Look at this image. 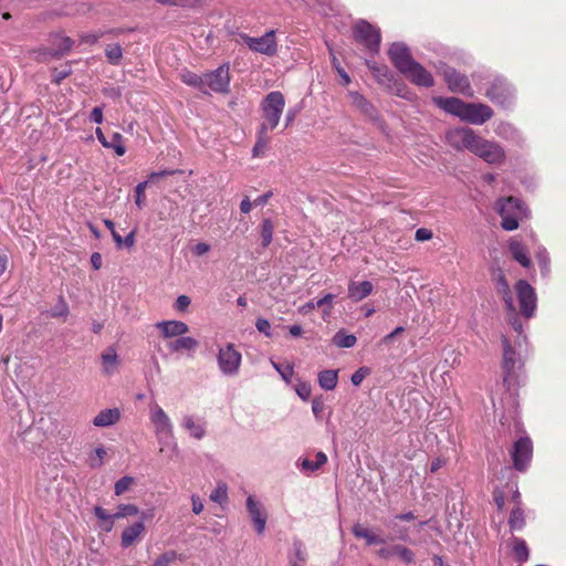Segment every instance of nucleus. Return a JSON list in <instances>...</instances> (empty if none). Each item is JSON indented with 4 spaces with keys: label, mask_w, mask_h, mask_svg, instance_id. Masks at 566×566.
Segmentation results:
<instances>
[{
    "label": "nucleus",
    "mask_w": 566,
    "mask_h": 566,
    "mask_svg": "<svg viewBox=\"0 0 566 566\" xmlns=\"http://www.w3.org/2000/svg\"><path fill=\"white\" fill-rule=\"evenodd\" d=\"M356 40L366 45L370 51L377 52L380 43L379 30L366 21H359L354 29Z\"/></svg>",
    "instance_id": "obj_13"
},
{
    "label": "nucleus",
    "mask_w": 566,
    "mask_h": 566,
    "mask_svg": "<svg viewBox=\"0 0 566 566\" xmlns=\"http://www.w3.org/2000/svg\"><path fill=\"white\" fill-rule=\"evenodd\" d=\"M284 107L285 98L283 94L279 91L270 92L261 103L263 123L260 128L263 132L274 129L280 122Z\"/></svg>",
    "instance_id": "obj_2"
},
{
    "label": "nucleus",
    "mask_w": 566,
    "mask_h": 566,
    "mask_svg": "<svg viewBox=\"0 0 566 566\" xmlns=\"http://www.w3.org/2000/svg\"><path fill=\"white\" fill-rule=\"evenodd\" d=\"M426 524V521H417L412 512H405L394 515L386 523V526L390 531L394 539L416 544L415 541H411L410 535L411 533L420 532Z\"/></svg>",
    "instance_id": "obj_1"
},
{
    "label": "nucleus",
    "mask_w": 566,
    "mask_h": 566,
    "mask_svg": "<svg viewBox=\"0 0 566 566\" xmlns=\"http://www.w3.org/2000/svg\"><path fill=\"white\" fill-rule=\"evenodd\" d=\"M289 560L306 562L307 553L302 542L295 541L293 543L292 553L289 556Z\"/></svg>",
    "instance_id": "obj_46"
},
{
    "label": "nucleus",
    "mask_w": 566,
    "mask_h": 566,
    "mask_svg": "<svg viewBox=\"0 0 566 566\" xmlns=\"http://www.w3.org/2000/svg\"><path fill=\"white\" fill-rule=\"evenodd\" d=\"M69 314V306L65 301L61 297L59 303L51 310L50 315L52 317H62Z\"/></svg>",
    "instance_id": "obj_55"
},
{
    "label": "nucleus",
    "mask_w": 566,
    "mask_h": 566,
    "mask_svg": "<svg viewBox=\"0 0 566 566\" xmlns=\"http://www.w3.org/2000/svg\"><path fill=\"white\" fill-rule=\"evenodd\" d=\"M493 116L492 108L482 103H467L462 120L473 125H482Z\"/></svg>",
    "instance_id": "obj_18"
},
{
    "label": "nucleus",
    "mask_w": 566,
    "mask_h": 566,
    "mask_svg": "<svg viewBox=\"0 0 566 566\" xmlns=\"http://www.w3.org/2000/svg\"><path fill=\"white\" fill-rule=\"evenodd\" d=\"M211 250L210 244L206 242H198L192 248L191 251L196 256H202Z\"/></svg>",
    "instance_id": "obj_60"
},
{
    "label": "nucleus",
    "mask_w": 566,
    "mask_h": 566,
    "mask_svg": "<svg viewBox=\"0 0 566 566\" xmlns=\"http://www.w3.org/2000/svg\"><path fill=\"white\" fill-rule=\"evenodd\" d=\"M433 103L444 112L459 117L461 120L464 115L467 103L457 97H433Z\"/></svg>",
    "instance_id": "obj_23"
},
{
    "label": "nucleus",
    "mask_w": 566,
    "mask_h": 566,
    "mask_svg": "<svg viewBox=\"0 0 566 566\" xmlns=\"http://www.w3.org/2000/svg\"><path fill=\"white\" fill-rule=\"evenodd\" d=\"M521 313L530 318L536 310V294L534 289L524 280H520L515 285Z\"/></svg>",
    "instance_id": "obj_11"
},
{
    "label": "nucleus",
    "mask_w": 566,
    "mask_h": 566,
    "mask_svg": "<svg viewBox=\"0 0 566 566\" xmlns=\"http://www.w3.org/2000/svg\"><path fill=\"white\" fill-rule=\"evenodd\" d=\"M177 558V554L175 551H168L159 555L153 566H169L171 563H174Z\"/></svg>",
    "instance_id": "obj_53"
},
{
    "label": "nucleus",
    "mask_w": 566,
    "mask_h": 566,
    "mask_svg": "<svg viewBox=\"0 0 566 566\" xmlns=\"http://www.w3.org/2000/svg\"><path fill=\"white\" fill-rule=\"evenodd\" d=\"M139 514V509L135 504H120L117 512L113 514L115 520L125 518L128 516H136Z\"/></svg>",
    "instance_id": "obj_44"
},
{
    "label": "nucleus",
    "mask_w": 566,
    "mask_h": 566,
    "mask_svg": "<svg viewBox=\"0 0 566 566\" xmlns=\"http://www.w3.org/2000/svg\"><path fill=\"white\" fill-rule=\"evenodd\" d=\"M356 336L347 334L344 329L338 331L333 337L334 345L342 348H350L356 344Z\"/></svg>",
    "instance_id": "obj_37"
},
{
    "label": "nucleus",
    "mask_w": 566,
    "mask_h": 566,
    "mask_svg": "<svg viewBox=\"0 0 566 566\" xmlns=\"http://www.w3.org/2000/svg\"><path fill=\"white\" fill-rule=\"evenodd\" d=\"M240 39L249 46L250 50L273 56L277 52V44L275 40V31L270 30L259 38H252L247 34H240Z\"/></svg>",
    "instance_id": "obj_10"
},
{
    "label": "nucleus",
    "mask_w": 566,
    "mask_h": 566,
    "mask_svg": "<svg viewBox=\"0 0 566 566\" xmlns=\"http://www.w3.org/2000/svg\"><path fill=\"white\" fill-rule=\"evenodd\" d=\"M536 260L544 275L549 271V255L545 248H539L536 252Z\"/></svg>",
    "instance_id": "obj_52"
},
{
    "label": "nucleus",
    "mask_w": 566,
    "mask_h": 566,
    "mask_svg": "<svg viewBox=\"0 0 566 566\" xmlns=\"http://www.w3.org/2000/svg\"><path fill=\"white\" fill-rule=\"evenodd\" d=\"M147 181L139 182L135 188L136 199L135 203L136 206L142 209L145 206V190L147 187Z\"/></svg>",
    "instance_id": "obj_54"
},
{
    "label": "nucleus",
    "mask_w": 566,
    "mask_h": 566,
    "mask_svg": "<svg viewBox=\"0 0 566 566\" xmlns=\"http://www.w3.org/2000/svg\"><path fill=\"white\" fill-rule=\"evenodd\" d=\"M472 154L491 165L502 164L505 159V151L497 143L481 136L478 137Z\"/></svg>",
    "instance_id": "obj_6"
},
{
    "label": "nucleus",
    "mask_w": 566,
    "mask_h": 566,
    "mask_svg": "<svg viewBox=\"0 0 566 566\" xmlns=\"http://www.w3.org/2000/svg\"><path fill=\"white\" fill-rule=\"evenodd\" d=\"M209 497L214 503L220 505L226 504L228 502V485L224 482L219 481Z\"/></svg>",
    "instance_id": "obj_38"
},
{
    "label": "nucleus",
    "mask_w": 566,
    "mask_h": 566,
    "mask_svg": "<svg viewBox=\"0 0 566 566\" xmlns=\"http://www.w3.org/2000/svg\"><path fill=\"white\" fill-rule=\"evenodd\" d=\"M352 104L365 114L370 115L373 113L371 104L358 92H349Z\"/></svg>",
    "instance_id": "obj_39"
},
{
    "label": "nucleus",
    "mask_w": 566,
    "mask_h": 566,
    "mask_svg": "<svg viewBox=\"0 0 566 566\" xmlns=\"http://www.w3.org/2000/svg\"><path fill=\"white\" fill-rule=\"evenodd\" d=\"M107 61L113 65H118L123 59V49L119 44L113 43L105 48Z\"/></svg>",
    "instance_id": "obj_40"
},
{
    "label": "nucleus",
    "mask_w": 566,
    "mask_h": 566,
    "mask_svg": "<svg viewBox=\"0 0 566 566\" xmlns=\"http://www.w3.org/2000/svg\"><path fill=\"white\" fill-rule=\"evenodd\" d=\"M104 147L114 149L117 156H123L126 153L124 138L119 133H114L111 136V139H107L106 145H104Z\"/></svg>",
    "instance_id": "obj_41"
},
{
    "label": "nucleus",
    "mask_w": 566,
    "mask_h": 566,
    "mask_svg": "<svg viewBox=\"0 0 566 566\" xmlns=\"http://www.w3.org/2000/svg\"><path fill=\"white\" fill-rule=\"evenodd\" d=\"M300 467L304 472H314L321 469L327 462V455L319 451L314 454V460L303 458L298 460Z\"/></svg>",
    "instance_id": "obj_29"
},
{
    "label": "nucleus",
    "mask_w": 566,
    "mask_h": 566,
    "mask_svg": "<svg viewBox=\"0 0 566 566\" xmlns=\"http://www.w3.org/2000/svg\"><path fill=\"white\" fill-rule=\"evenodd\" d=\"M336 296V294L326 293L321 298L316 300L317 308H322L323 319H327L332 315L333 302Z\"/></svg>",
    "instance_id": "obj_36"
},
{
    "label": "nucleus",
    "mask_w": 566,
    "mask_h": 566,
    "mask_svg": "<svg viewBox=\"0 0 566 566\" xmlns=\"http://www.w3.org/2000/svg\"><path fill=\"white\" fill-rule=\"evenodd\" d=\"M388 55L394 66L401 74L416 61L408 46L402 42L392 43L388 50Z\"/></svg>",
    "instance_id": "obj_14"
},
{
    "label": "nucleus",
    "mask_w": 566,
    "mask_h": 566,
    "mask_svg": "<svg viewBox=\"0 0 566 566\" xmlns=\"http://www.w3.org/2000/svg\"><path fill=\"white\" fill-rule=\"evenodd\" d=\"M155 326L165 339L180 337L189 332V326L181 321H161Z\"/></svg>",
    "instance_id": "obj_22"
},
{
    "label": "nucleus",
    "mask_w": 566,
    "mask_h": 566,
    "mask_svg": "<svg viewBox=\"0 0 566 566\" xmlns=\"http://www.w3.org/2000/svg\"><path fill=\"white\" fill-rule=\"evenodd\" d=\"M442 74L450 91L470 97L473 96V91L467 76L458 73L452 67H446Z\"/></svg>",
    "instance_id": "obj_17"
},
{
    "label": "nucleus",
    "mask_w": 566,
    "mask_h": 566,
    "mask_svg": "<svg viewBox=\"0 0 566 566\" xmlns=\"http://www.w3.org/2000/svg\"><path fill=\"white\" fill-rule=\"evenodd\" d=\"M353 534L357 538H364L367 543V545H376V544H384L385 539L380 536L376 535L368 528L364 527L360 524H355L352 530Z\"/></svg>",
    "instance_id": "obj_31"
},
{
    "label": "nucleus",
    "mask_w": 566,
    "mask_h": 566,
    "mask_svg": "<svg viewBox=\"0 0 566 566\" xmlns=\"http://www.w3.org/2000/svg\"><path fill=\"white\" fill-rule=\"evenodd\" d=\"M497 210L502 218V228L506 231H513L518 228V220L527 217V211L522 202L514 198L507 197L497 201Z\"/></svg>",
    "instance_id": "obj_3"
},
{
    "label": "nucleus",
    "mask_w": 566,
    "mask_h": 566,
    "mask_svg": "<svg viewBox=\"0 0 566 566\" xmlns=\"http://www.w3.org/2000/svg\"><path fill=\"white\" fill-rule=\"evenodd\" d=\"M217 361L222 375L237 376L240 370L242 355L233 344H227L219 348Z\"/></svg>",
    "instance_id": "obj_5"
},
{
    "label": "nucleus",
    "mask_w": 566,
    "mask_h": 566,
    "mask_svg": "<svg viewBox=\"0 0 566 566\" xmlns=\"http://www.w3.org/2000/svg\"><path fill=\"white\" fill-rule=\"evenodd\" d=\"M377 555L385 560H398L399 563L409 566L416 564V553L403 543H396L392 545H384L377 552Z\"/></svg>",
    "instance_id": "obj_7"
},
{
    "label": "nucleus",
    "mask_w": 566,
    "mask_h": 566,
    "mask_svg": "<svg viewBox=\"0 0 566 566\" xmlns=\"http://www.w3.org/2000/svg\"><path fill=\"white\" fill-rule=\"evenodd\" d=\"M509 523L512 530H521L524 526V515L520 506L512 511Z\"/></svg>",
    "instance_id": "obj_51"
},
{
    "label": "nucleus",
    "mask_w": 566,
    "mask_h": 566,
    "mask_svg": "<svg viewBox=\"0 0 566 566\" xmlns=\"http://www.w3.org/2000/svg\"><path fill=\"white\" fill-rule=\"evenodd\" d=\"M94 514L102 522H107V521H111V520H115L113 517V514H109L105 509H103L101 506H95L94 507Z\"/></svg>",
    "instance_id": "obj_64"
},
{
    "label": "nucleus",
    "mask_w": 566,
    "mask_h": 566,
    "mask_svg": "<svg viewBox=\"0 0 566 566\" xmlns=\"http://www.w3.org/2000/svg\"><path fill=\"white\" fill-rule=\"evenodd\" d=\"M106 454L107 451L103 446L95 448V450L88 455V465L91 468L102 467Z\"/></svg>",
    "instance_id": "obj_42"
},
{
    "label": "nucleus",
    "mask_w": 566,
    "mask_h": 566,
    "mask_svg": "<svg viewBox=\"0 0 566 566\" xmlns=\"http://www.w3.org/2000/svg\"><path fill=\"white\" fill-rule=\"evenodd\" d=\"M103 371L106 375H112L118 365V356L113 347H108L102 354Z\"/></svg>",
    "instance_id": "obj_32"
},
{
    "label": "nucleus",
    "mask_w": 566,
    "mask_h": 566,
    "mask_svg": "<svg viewBox=\"0 0 566 566\" xmlns=\"http://www.w3.org/2000/svg\"><path fill=\"white\" fill-rule=\"evenodd\" d=\"M510 251L514 260H516L522 266L528 268L531 265V259L527 254V251L520 241L511 240Z\"/></svg>",
    "instance_id": "obj_30"
},
{
    "label": "nucleus",
    "mask_w": 566,
    "mask_h": 566,
    "mask_svg": "<svg viewBox=\"0 0 566 566\" xmlns=\"http://www.w3.org/2000/svg\"><path fill=\"white\" fill-rule=\"evenodd\" d=\"M368 374H369L368 368H365V367L359 368L352 375V378H350L352 384L354 386H359Z\"/></svg>",
    "instance_id": "obj_58"
},
{
    "label": "nucleus",
    "mask_w": 566,
    "mask_h": 566,
    "mask_svg": "<svg viewBox=\"0 0 566 566\" xmlns=\"http://www.w3.org/2000/svg\"><path fill=\"white\" fill-rule=\"evenodd\" d=\"M149 421L154 427L157 441L161 444L174 437V424L168 413L156 402L148 405Z\"/></svg>",
    "instance_id": "obj_4"
},
{
    "label": "nucleus",
    "mask_w": 566,
    "mask_h": 566,
    "mask_svg": "<svg viewBox=\"0 0 566 566\" xmlns=\"http://www.w3.org/2000/svg\"><path fill=\"white\" fill-rule=\"evenodd\" d=\"M180 78L185 84L196 87L203 93H208V91L205 90V75L199 76L193 72L182 71L180 74Z\"/></svg>",
    "instance_id": "obj_35"
},
{
    "label": "nucleus",
    "mask_w": 566,
    "mask_h": 566,
    "mask_svg": "<svg viewBox=\"0 0 566 566\" xmlns=\"http://www.w3.org/2000/svg\"><path fill=\"white\" fill-rule=\"evenodd\" d=\"M256 329L265 336H271V324L265 318H259L255 323Z\"/></svg>",
    "instance_id": "obj_61"
},
{
    "label": "nucleus",
    "mask_w": 566,
    "mask_h": 566,
    "mask_svg": "<svg viewBox=\"0 0 566 566\" xmlns=\"http://www.w3.org/2000/svg\"><path fill=\"white\" fill-rule=\"evenodd\" d=\"M120 416L118 408L103 409L94 417L93 424L98 428L111 427L119 421Z\"/></svg>",
    "instance_id": "obj_26"
},
{
    "label": "nucleus",
    "mask_w": 566,
    "mask_h": 566,
    "mask_svg": "<svg viewBox=\"0 0 566 566\" xmlns=\"http://www.w3.org/2000/svg\"><path fill=\"white\" fill-rule=\"evenodd\" d=\"M52 44L54 45V49L49 52H44L43 55H50L52 57L63 55L72 49L73 41L69 36L55 34L52 36Z\"/></svg>",
    "instance_id": "obj_28"
},
{
    "label": "nucleus",
    "mask_w": 566,
    "mask_h": 566,
    "mask_svg": "<svg viewBox=\"0 0 566 566\" xmlns=\"http://www.w3.org/2000/svg\"><path fill=\"white\" fill-rule=\"evenodd\" d=\"M503 344V381L507 387L514 385L517 379L520 361L506 336L502 337Z\"/></svg>",
    "instance_id": "obj_9"
},
{
    "label": "nucleus",
    "mask_w": 566,
    "mask_h": 566,
    "mask_svg": "<svg viewBox=\"0 0 566 566\" xmlns=\"http://www.w3.org/2000/svg\"><path fill=\"white\" fill-rule=\"evenodd\" d=\"M337 370L327 369L318 374V384L324 390H333L337 385Z\"/></svg>",
    "instance_id": "obj_33"
},
{
    "label": "nucleus",
    "mask_w": 566,
    "mask_h": 566,
    "mask_svg": "<svg viewBox=\"0 0 566 566\" xmlns=\"http://www.w3.org/2000/svg\"><path fill=\"white\" fill-rule=\"evenodd\" d=\"M247 511L258 534H263L266 526V513L262 503L253 495L247 497Z\"/></svg>",
    "instance_id": "obj_19"
},
{
    "label": "nucleus",
    "mask_w": 566,
    "mask_h": 566,
    "mask_svg": "<svg viewBox=\"0 0 566 566\" xmlns=\"http://www.w3.org/2000/svg\"><path fill=\"white\" fill-rule=\"evenodd\" d=\"M181 427L196 440H201L206 436L205 422L192 416H185L181 420Z\"/></svg>",
    "instance_id": "obj_27"
},
{
    "label": "nucleus",
    "mask_w": 566,
    "mask_h": 566,
    "mask_svg": "<svg viewBox=\"0 0 566 566\" xmlns=\"http://www.w3.org/2000/svg\"><path fill=\"white\" fill-rule=\"evenodd\" d=\"M479 135L468 127L451 128L446 134L448 144L457 150L472 149L478 140Z\"/></svg>",
    "instance_id": "obj_8"
},
{
    "label": "nucleus",
    "mask_w": 566,
    "mask_h": 566,
    "mask_svg": "<svg viewBox=\"0 0 566 566\" xmlns=\"http://www.w3.org/2000/svg\"><path fill=\"white\" fill-rule=\"evenodd\" d=\"M229 84L230 75L227 65H221L216 71L205 74V90L209 87L216 93H226L228 92Z\"/></svg>",
    "instance_id": "obj_16"
},
{
    "label": "nucleus",
    "mask_w": 566,
    "mask_h": 566,
    "mask_svg": "<svg viewBox=\"0 0 566 566\" xmlns=\"http://www.w3.org/2000/svg\"><path fill=\"white\" fill-rule=\"evenodd\" d=\"M106 33L117 34L118 32L116 30H108V31L98 30V31H95V32H86V33H82L80 35V40L83 43L94 44L101 38H103Z\"/></svg>",
    "instance_id": "obj_47"
},
{
    "label": "nucleus",
    "mask_w": 566,
    "mask_h": 566,
    "mask_svg": "<svg viewBox=\"0 0 566 566\" xmlns=\"http://www.w3.org/2000/svg\"><path fill=\"white\" fill-rule=\"evenodd\" d=\"M190 302L187 295H179L175 302V308L179 312H185L190 305Z\"/></svg>",
    "instance_id": "obj_63"
},
{
    "label": "nucleus",
    "mask_w": 566,
    "mask_h": 566,
    "mask_svg": "<svg viewBox=\"0 0 566 566\" xmlns=\"http://www.w3.org/2000/svg\"><path fill=\"white\" fill-rule=\"evenodd\" d=\"M512 549L520 562H525L528 558V548L523 539L514 538Z\"/></svg>",
    "instance_id": "obj_45"
},
{
    "label": "nucleus",
    "mask_w": 566,
    "mask_h": 566,
    "mask_svg": "<svg viewBox=\"0 0 566 566\" xmlns=\"http://www.w3.org/2000/svg\"><path fill=\"white\" fill-rule=\"evenodd\" d=\"M146 527L143 521L135 522L124 528L120 535V546L128 548L144 537Z\"/></svg>",
    "instance_id": "obj_21"
},
{
    "label": "nucleus",
    "mask_w": 566,
    "mask_h": 566,
    "mask_svg": "<svg viewBox=\"0 0 566 566\" xmlns=\"http://www.w3.org/2000/svg\"><path fill=\"white\" fill-rule=\"evenodd\" d=\"M199 347V342L191 337L182 335L174 340L167 343V348L170 353L187 352L189 355L195 353Z\"/></svg>",
    "instance_id": "obj_25"
},
{
    "label": "nucleus",
    "mask_w": 566,
    "mask_h": 566,
    "mask_svg": "<svg viewBox=\"0 0 566 566\" xmlns=\"http://www.w3.org/2000/svg\"><path fill=\"white\" fill-rule=\"evenodd\" d=\"M134 483H135V479L133 476H128V475L123 476L114 485L115 494L116 495L124 494L125 492H127L132 488V485Z\"/></svg>",
    "instance_id": "obj_50"
},
{
    "label": "nucleus",
    "mask_w": 566,
    "mask_h": 566,
    "mask_svg": "<svg viewBox=\"0 0 566 566\" xmlns=\"http://www.w3.org/2000/svg\"><path fill=\"white\" fill-rule=\"evenodd\" d=\"M272 366L274 369L281 375V377L286 381L290 382L291 377L293 375V368L290 365H286L285 367L281 366L280 364H276L275 361H272Z\"/></svg>",
    "instance_id": "obj_57"
},
{
    "label": "nucleus",
    "mask_w": 566,
    "mask_h": 566,
    "mask_svg": "<svg viewBox=\"0 0 566 566\" xmlns=\"http://www.w3.org/2000/svg\"><path fill=\"white\" fill-rule=\"evenodd\" d=\"M370 70L374 72V74L381 81V78L390 80L391 74L387 66H379V65H370Z\"/></svg>",
    "instance_id": "obj_59"
},
{
    "label": "nucleus",
    "mask_w": 566,
    "mask_h": 566,
    "mask_svg": "<svg viewBox=\"0 0 566 566\" xmlns=\"http://www.w3.org/2000/svg\"><path fill=\"white\" fill-rule=\"evenodd\" d=\"M402 75L412 84L422 87H431L434 84L433 77L420 63L415 61Z\"/></svg>",
    "instance_id": "obj_20"
},
{
    "label": "nucleus",
    "mask_w": 566,
    "mask_h": 566,
    "mask_svg": "<svg viewBox=\"0 0 566 566\" xmlns=\"http://www.w3.org/2000/svg\"><path fill=\"white\" fill-rule=\"evenodd\" d=\"M509 315H510V324L512 325L513 329L518 335H521L522 332H523V326H522V323L520 322V319L517 317L516 308L514 307V313L513 312H509Z\"/></svg>",
    "instance_id": "obj_62"
},
{
    "label": "nucleus",
    "mask_w": 566,
    "mask_h": 566,
    "mask_svg": "<svg viewBox=\"0 0 566 566\" xmlns=\"http://www.w3.org/2000/svg\"><path fill=\"white\" fill-rule=\"evenodd\" d=\"M36 423L46 434L53 433L57 427L56 419L51 415H48L46 417L41 416Z\"/></svg>",
    "instance_id": "obj_48"
},
{
    "label": "nucleus",
    "mask_w": 566,
    "mask_h": 566,
    "mask_svg": "<svg viewBox=\"0 0 566 566\" xmlns=\"http://www.w3.org/2000/svg\"><path fill=\"white\" fill-rule=\"evenodd\" d=\"M533 453V446L530 438L518 439L512 450V459L514 468L518 471H524L531 461Z\"/></svg>",
    "instance_id": "obj_15"
},
{
    "label": "nucleus",
    "mask_w": 566,
    "mask_h": 566,
    "mask_svg": "<svg viewBox=\"0 0 566 566\" xmlns=\"http://www.w3.org/2000/svg\"><path fill=\"white\" fill-rule=\"evenodd\" d=\"M266 134H268V132H263L262 128L259 129L258 139L252 149L253 157H260L261 155H263L264 150L266 149L268 144H269V137Z\"/></svg>",
    "instance_id": "obj_43"
},
{
    "label": "nucleus",
    "mask_w": 566,
    "mask_h": 566,
    "mask_svg": "<svg viewBox=\"0 0 566 566\" xmlns=\"http://www.w3.org/2000/svg\"><path fill=\"white\" fill-rule=\"evenodd\" d=\"M273 230H274V227H273L271 220L265 219L262 222V229H261V238H262L263 247L266 248L271 243L272 237H273Z\"/></svg>",
    "instance_id": "obj_49"
},
{
    "label": "nucleus",
    "mask_w": 566,
    "mask_h": 566,
    "mask_svg": "<svg viewBox=\"0 0 566 566\" xmlns=\"http://www.w3.org/2000/svg\"><path fill=\"white\" fill-rule=\"evenodd\" d=\"M485 95L491 102L505 106L512 102L514 97V90L505 80L495 78L486 90Z\"/></svg>",
    "instance_id": "obj_12"
},
{
    "label": "nucleus",
    "mask_w": 566,
    "mask_h": 566,
    "mask_svg": "<svg viewBox=\"0 0 566 566\" xmlns=\"http://www.w3.org/2000/svg\"><path fill=\"white\" fill-rule=\"evenodd\" d=\"M374 291V285L369 281H349L348 298L353 302H359L369 296Z\"/></svg>",
    "instance_id": "obj_24"
},
{
    "label": "nucleus",
    "mask_w": 566,
    "mask_h": 566,
    "mask_svg": "<svg viewBox=\"0 0 566 566\" xmlns=\"http://www.w3.org/2000/svg\"><path fill=\"white\" fill-rule=\"evenodd\" d=\"M497 292L502 294L503 301L505 302L506 310L514 313V301L511 295L510 286L503 275H500L497 280Z\"/></svg>",
    "instance_id": "obj_34"
},
{
    "label": "nucleus",
    "mask_w": 566,
    "mask_h": 566,
    "mask_svg": "<svg viewBox=\"0 0 566 566\" xmlns=\"http://www.w3.org/2000/svg\"><path fill=\"white\" fill-rule=\"evenodd\" d=\"M295 391L302 400L306 401L311 397L312 388L308 382H298L295 387Z\"/></svg>",
    "instance_id": "obj_56"
}]
</instances>
